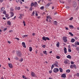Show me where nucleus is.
I'll return each instance as SVG.
<instances>
[{"instance_id":"1","label":"nucleus","mask_w":79,"mask_h":79,"mask_svg":"<svg viewBox=\"0 0 79 79\" xmlns=\"http://www.w3.org/2000/svg\"><path fill=\"white\" fill-rule=\"evenodd\" d=\"M16 53L17 56H18L19 57H21L22 55L21 54V52L20 51H17L16 52Z\"/></svg>"},{"instance_id":"2","label":"nucleus","mask_w":79,"mask_h":79,"mask_svg":"<svg viewBox=\"0 0 79 79\" xmlns=\"http://www.w3.org/2000/svg\"><path fill=\"white\" fill-rule=\"evenodd\" d=\"M58 71H59V69L58 68H55L53 70V72H54V73H57Z\"/></svg>"},{"instance_id":"3","label":"nucleus","mask_w":79,"mask_h":79,"mask_svg":"<svg viewBox=\"0 0 79 79\" xmlns=\"http://www.w3.org/2000/svg\"><path fill=\"white\" fill-rule=\"evenodd\" d=\"M67 37L66 36H64L63 37V40H64V42L66 43V42H67V41H68V40H67Z\"/></svg>"},{"instance_id":"4","label":"nucleus","mask_w":79,"mask_h":79,"mask_svg":"<svg viewBox=\"0 0 79 79\" xmlns=\"http://www.w3.org/2000/svg\"><path fill=\"white\" fill-rule=\"evenodd\" d=\"M66 73H63L61 76V77H63V78H66Z\"/></svg>"},{"instance_id":"5","label":"nucleus","mask_w":79,"mask_h":79,"mask_svg":"<svg viewBox=\"0 0 79 79\" xmlns=\"http://www.w3.org/2000/svg\"><path fill=\"white\" fill-rule=\"evenodd\" d=\"M22 45L23 46V47H24V48H26V44H25V43L23 42L22 43Z\"/></svg>"},{"instance_id":"6","label":"nucleus","mask_w":79,"mask_h":79,"mask_svg":"<svg viewBox=\"0 0 79 79\" xmlns=\"http://www.w3.org/2000/svg\"><path fill=\"white\" fill-rule=\"evenodd\" d=\"M51 4H52V3H48L45 6L46 7H48Z\"/></svg>"},{"instance_id":"7","label":"nucleus","mask_w":79,"mask_h":79,"mask_svg":"<svg viewBox=\"0 0 79 79\" xmlns=\"http://www.w3.org/2000/svg\"><path fill=\"white\" fill-rule=\"evenodd\" d=\"M64 53L66 54L67 53V49H66V48L64 47Z\"/></svg>"},{"instance_id":"8","label":"nucleus","mask_w":79,"mask_h":79,"mask_svg":"<svg viewBox=\"0 0 79 79\" xmlns=\"http://www.w3.org/2000/svg\"><path fill=\"white\" fill-rule=\"evenodd\" d=\"M10 18H11V17H13V16H14V13L12 12H10Z\"/></svg>"},{"instance_id":"9","label":"nucleus","mask_w":79,"mask_h":79,"mask_svg":"<svg viewBox=\"0 0 79 79\" xmlns=\"http://www.w3.org/2000/svg\"><path fill=\"white\" fill-rule=\"evenodd\" d=\"M8 65H9V66L10 68H13V65H12V64H11L9 63V64H8Z\"/></svg>"},{"instance_id":"10","label":"nucleus","mask_w":79,"mask_h":79,"mask_svg":"<svg viewBox=\"0 0 79 79\" xmlns=\"http://www.w3.org/2000/svg\"><path fill=\"white\" fill-rule=\"evenodd\" d=\"M75 39L73 38H72L71 40V42H72V43H74V42H75Z\"/></svg>"},{"instance_id":"11","label":"nucleus","mask_w":79,"mask_h":79,"mask_svg":"<svg viewBox=\"0 0 79 79\" xmlns=\"http://www.w3.org/2000/svg\"><path fill=\"white\" fill-rule=\"evenodd\" d=\"M53 23H54V25H58V22H57L56 21H54L53 22Z\"/></svg>"},{"instance_id":"12","label":"nucleus","mask_w":79,"mask_h":79,"mask_svg":"<svg viewBox=\"0 0 79 79\" xmlns=\"http://www.w3.org/2000/svg\"><path fill=\"white\" fill-rule=\"evenodd\" d=\"M68 62H69V60H66L64 61V63H65V64H67Z\"/></svg>"},{"instance_id":"13","label":"nucleus","mask_w":79,"mask_h":79,"mask_svg":"<svg viewBox=\"0 0 79 79\" xmlns=\"http://www.w3.org/2000/svg\"><path fill=\"white\" fill-rule=\"evenodd\" d=\"M31 74L32 76L33 77H34V76H35V74H34V73L31 72Z\"/></svg>"},{"instance_id":"14","label":"nucleus","mask_w":79,"mask_h":79,"mask_svg":"<svg viewBox=\"0 0 79 79\" xmlns=\"http://www.w3.org/2000/svg\"><path fill=\"white\" fill-rule=\"evenodd\" d=\"M7 24L8 25H9V26H10L11 25V22L10 21H8L7 22Z\"/></svg>"},{"instance_id":"15","label":"nucleus","mask_w":79,"mask_h":79,"mask_svg":"<svg viewBox=\"0 0 79 79\" xmlns=\"http://www.w3.org/2000/svg\"><path fill=\"white\" fill-rule=\"evenodd\" d=\"M67 57L68 58H69V59H71V56L70 55H68V56H67Z\"/></svg>"},{"instance_id":"16","label":"nucleus","mask_w":79,"mask_h":79,"mask_svg":"<svg viewBox=\"0 0 79 79\" xmlns=\"http://www.w3.org/2000/svg\"><path fill=\"white\" fill-rule=\"evenodd\" d=\"M56 45L57 47H60V43L58 42Z\"/></svg>"},{"instance_id":"17","label":"nucleus","mask_w":79,"mask_h":79,"mask_svg":"<svg viewBox=\"0 0 79 79\" xmlns=\"http://www.w3.org/2000/svg\"><path fill=\"white\" fill-rule=\"evenodd\" d=\"M44 54H45L46 55H47V51H44L43 52Z\"/></svg>"},{"instance_id":"18","label":"nucleus","mask_w":79,"mask_h":79,"mask_svg":"<svg viewBox=\"0 0 79 79\" xmlns=\"http://www.w3.org/2000/svg\"><path fill=\"white\" fill-rule=\"evenodd\" d=\"M27 35H23L22 36V37L23 38H24V37H27Z\"/></svg>"},{"instance_id":"19","label":"nucleus","mask_w":79,"mask_h":79,"mask_svg":"<svg viewBox=\"0 0 79 79\" xmlns=\"http://www.w3.org/2000/svg\"><path fill=\"white\" fill-rule=\"evenodd\" d=\"M42 39L43 40H45V41H46V37H44L42 38Z\"/></svg>"},{"instance_id":"20","label":"nucleus","mask_w":79,"mask_h":79,"mask_svg":"<svg viewBox=\"0 0 79 79\" xmlns=\"http://www.w3.org/2000/svg\"><path fill=\"white\" fill-rule=\"evenodd\" d=\"M59 70L60 71V72H61V73H62V72H63V69H62V68H60Z\"/></svg>"},{"instance_id":"21","label":"nucleus","mask_w":79,"mask_h":79,"mask_svg":"<svg viewBox=\"0 0 79 79\" xmlns=\"http://www.w3.org/2000/svg\"><path fill=\"white\" fill-rule=\"evenodd\" d=\"M32 50V47H30L29 51H30V52H31Z\"/></svg>"},{"instance_id":"22","label":"nucleus","mask_w":79,"mask_h":79,"mask_svg":"<svg viewBox=\"0 0 79 79\" xmlns=\"http://www.w3.org/2000/svg\"><path fill=\"white\" fill-rule=\"evenodd\" d=\"M47 18H48V19H52V18L50 17V16H47Z\"/></svg>"},{"instance_id":"23","label":"nucleus","mask_w":79,"mask_h":79,"mask_svg":"<svg viewBox=\"0 0 79 79\" xmlns=\"http://www.w3.org/2000/svg\"><path fill=\"white\" fill-rule=\"evenodd\" d=\"M69 34L70 35H71V36H74V35H73V34L71 32H69Z\"/></svg>"},{"instance_id":"24","label":"nucleus","mask_w":79,"mask_h":79,"mask_svg":"<svg viewBox=\"0 0 79 79\" xmlns=\"http://www.w3.org/2000/svg\"><path fill=\"white\" fill-rule=\"evenodd\" d=\"M69 27H71V28H72V29H74V26L73 25H70L69 26Z\"/></svg>"},{"instance_id":"25","label":"nucleus","mask_w":79,"mask_h":79,"mask_svg":"<svg viewBox=\"0 0 79 79\" xmlns=\"http://www.w3.org/2000/svg\"><path fill=\"white\" fill-rule=\"evenodd\" d=\"M73 67H74V68L75 69H77V68L76 67V65L73 64Z\"/></svg>"},{"instance_id":"26","label":"nucleus","mask_w":79,"mask_h":79,"mask_svg":"<svg viewBox=\"0 0 79 79\" xmlns=\"http://www.w3.org/2000/svg\"><path fill=\"white\" fill-rule=\"evenodd\" d=\"M14 58L16 60H19V58L16 56Z\"/></svg>"},{"instance_id":"27","label":"nucleus","mask_w":79,"mask_h":79,"mask_svg":"<svg viewBox=\"0 0 79 79\" xmlns=\"http://www.w3.org/2000/svg\"><path fill=\"white\" fill-rule=\"evenodd\" d=\"M23 23L24 24V26H26V23H25L26 22H25L24 21V20L23 21Z\"/></svg>"},{"instance_id":"28","label":"nucleus","mask_w":79,"mask_h":79,"mask_svg":"<svg viewBox=\"0 0 79 79\" xmlns=\"http://www.w3.org/2000/svg\"><path fill=\"white\" fill-rule=\"evenodd\" d=\"M66 72L67 73H70V70L68 69L66 71Z\"/></svg>"},{"instance_id":"29","label":"nucleus","mask_w":79,"mask_h":79,"mask_svg":"<svg viewBox=\"0 0 79 79\" xmlns=\"http://www.w3.org/2000/svg\"><path fill=\"white\" fill-rule=\"evenodd\" d=\"M5 15V16L6 18H8V16H9V15H8V14H6Z\"/></svg>"},{"instance_id":"30","label":"nucleus","mask_w":79,"mask_h":79,"mask_svg":"<svg viewBox=\"0 0 79 79\" xmlns=\"http://www.w3.org/2000/svg\"><path fill=\"white\" fill-rule=\"evenodd\" d=\"M19 61H20V62H22L23 61V58H21L20 60H19Z\"/></svg>"},{"instance_id":"31","label":"nucleus","mask_w":79,"mask_h":79,"mask_svg":"<svg viewBox=\"0 0 79 79\" xmlns=\"http://www.w3.org/2000/svg\"><path fill=\"white\" fill-rule=\"evenodd\" d=\"M34 6V4L33 3V2L31 3V6L32 7Z\"/></svg>"},{"instance_id":"32","label":"nucleus","mask_w":79,"mask_h":79,"mask_svg":"<svg viewBox=\"0 0 79 79\" xmlns=\"http://www.w3.org/2000/svg\"><path fill=\"white\" fill-rule=\"evenodd\" d=\"M77 6V5L76 4V3H75L74 4H73V6L74 7H76V6Z\"/></svg>"},{"instance_id":"33","label":"nucleus","mask_w":79,"mask_h":79,"mask_svg":"<svg viewBox=\"0 0 79 79\" xmlns=\"http://www.w3.org/2000/svg\"><path fill=\"white\" fill-rule=\"evenodd\" d=\"M2 10V11H4V10H5V7H2V8H1Z\"/></svg>"},{"instance_id":"34","label":"nucleus","mask_w":79,"mask_h":79,"mask_svg":"<svg viewBox=\"0 0 79 79\" xmlns=\"http://www.w3.org/2000/svg\"><path fill=\"white\" fill-rule=\"evenodd\" d=\"M37 5V2H35V3H34V5H35V6H36Z\"/></svg>"},{"instance_id":"35","label":"nucleus","mask_w":79,"mask_h":79,"mask_svg":"<svg viewBox=\"0 0 79 79\" xmlns=\"http://www.w3.org/2000/svg\"><path fill=\"white\" fill-rule=\"evenodd\" d=\"M29 10H30V11H32V7H30Z\"/></svg>"},{"instance_id":"36","label":"nucleus","mask_w":79,"mask_h":79,"mask_svg":"<svg viewBox=\"0 0 79 79\" xmlns=\"http://www.w3.org/2000/svg\"><path fill=\"white\" fill-rule=\"evenodd\" d=\"M76 50H77V51H79V47H77Z\"/></svg>"},{"instance_id":"37","label":"nucleus","mask_w":79,"mask_h":79,"mask_svg":"<svg viewBox=\"0 0 79 79\" xmlns=\"http://www.w3.org/2000/svg\"><path fill=\"white\" fill-rule=\"evenodd\" d=\"M53 68H54V65L53 64L52 66L51 69H53Z\"/></svg>"},{"instance_id":"38","label":"nucleus","mask_w":79,"mask_h":79,"mask_svg":"<svg viewBox=\"0 0 79 79\" xmlns=\"http://www.w3.org/2000/svg\"><path fill=\"white\" fill-rule=\"evenodd\" d=\"M54 64V66H55L56 67H58V64Z\"/></svg>"},{"instance_id":"39","label":"nucleus","mask_w":79,"mask_h":79,"mask_svg":"<svg viewBox=\"0 0 79 79\" xmlns=\"http://www.w3.org/2000/svg\"><path fill=\"white\" fill-rule=\"evenodd\" d=\"M40 8L41 10H44V6H41Z\"/></svg>"},{"instance_id":"40","label":"nucleus","mask_w":79,"mask_h":79,"mask_svg":"<svg viewBox=\"0 0 79 79\" xmlns=\"http://www.w3.org/2000/svg\"><path fill=\"white\" fill-rule=\"evenodd\" d=\"M56 58L57 59H60V56H56Z\"/></svg>"},{"instance_id":"41","label":"nucleus","mask_w":79,"mask_h":79,"mask_svg":"<svg viewBox=\"0 0 79 79\" xmlns=\"http://www.w3.org/2000/svg\"><path fill=\"white\" fill-rule=\"evenodd\" d=\"M70 68H73V65H71L70 66Z\"/></svg>"},{"instance_id":"42","label":"nucleus","mask_w":79,"mask_h":79,"mask_svg":"<svg viewBox=\"0 0 79 79\" xmlns=\"http://www.w3.org/2000/svg\"><path fill=\"white\" fill-rule=\"evenodd\" d=\"M68 50L69 52H71V49H69Z\"/></svg>"},{"instance_id":"43","label":"nucleus","mask_w":79,"mask_h":79,"mask_svg":"<svg viewBox=\"0 0 79 79\" xmlns=\"http://www.w3.org/2000/svg\"><path fill=\"white\" fill-rule=\"evenodd\" d=\"M60 3H62L63 4H64V2H61V1L60 0Z\"/></svg>"},{"instance_id":"44","label":"nucleus","mask_w":79,"mask_h":79,"mask_svg":"<svg viewBox=\"0 0 79 79\" xmlns=\"http://www.w3.org/2000/svg\"><path fill=\"white\" fill-rule=\"evenodd\" d=\"M3 13H4V15H6V11H4L3 12Z\"/></svg>"},{"instance_id":"45","label":"nucleus","mask_w":79,"mask_h":79,"mask_svg":"<svg viewBox=\"0 0 79 79\" xmlns=\"http://www.w3.org/2000/svg\"><path fill=\"white\" fill-rule=\"evenodd\" d=\"M50 40V39H49V38H48V37H46V40Z\"/></svg>"},{"instance_id":"46","label":"nucleus","mask_w":79,"mask_h":79,"mask_svg":"<svg viewBox=\"0 0 79 79\" xmlns=\"http://www.w3.org/2000/svg\"><path fill=\"white\" fill-rule=\"evenodd\" d=\"M71 63L72 64H74V62L73 61H71Z\"/></svg>"},{"instance_id":"47","label":"nucleus","mask_w":79,"mask_h":79,"mask_svg":"<svg viewBox=\"0 0 79 79\" xmlns=\"http://www.w3.org/2000/svg\"><path fill=\"white\" fill-rule=\"evenodd\" d=\"M76 44H77V45H79V42H77L76 43Z\"/></svg>"},{"instance_id":"48","label":"nucleus","mask_w":79,"mask_h":79,"mask_svg":"<svg viewBox=\"0 0 79 79\" xmlns=\"http://www.w3.org/2000/svg\"><path fill=\"white\" fill-rule=\"evenodd\" d=\"M73 19V17H71V18H70L69 20H70V21H71V20H72Z\"/></svg>"},{"instance_id":"49","label":"nucleus","mask_w":79,"mask_h":79,"mask_svg":"<svg viewBox=\"0 0 79 79\" xmlns=\"http://www.w3.org/2000/svg\"><path fill=\"white\" fill-rule=\"evenodd\" d=\"M77 76L78 77H79V73H77L76 74Z\"/></svg>"},{"instance_id":"50","label":"nucleus","mask_w":79,"mask_h":79,"mask_svg":"<svg viewBox=\"0 0 79 79\" xmlns=\"http://www.w3.org/2000/svg\"><path fill=\"white\" fill-rule=\"evenodd\" d=\"M10 11H13V9L12 8H10Z\"/></svg>"},{"instance_id":"51","label":"nucleus","mask_w":79,"mask_h":79,"mask_svg":"<svg viewBox=\"0 0 79 79\" xmlns=\"http://www.w3.org/2000/svg\"><path fill=\"white\" fill-rule=\"evenodd\" d=\"M7 29V28H5L4 29L3 31H6Z\"/></svg>"},{"instance_id":"52","label":"nucleus","mask_w":79,"mask_h":79,"mask_svg":"<svg viewBox=\"0 0 79 79\" xmlns=\"http://www.w3.org/2000/svg\"><path fill=\"white\" fill-rule=\"evenodd\" d=\"M67 9H69V6H67L65 7Z\"/></svg>"},{"instance_id":"53","label":"nucleus","mask_w":79,"mask_h":79,"mask_svg":"<svg viewBox=\"0 0 79 79\" xmlns=\"http://www.w3.org/2000/svg\"><path fill=\"white\" fill-rule=\"evenodd\" d=\"M20 9V7H19L17 8V10H19Z\"/></svg>"},{"instance_id":"54","label":"nucleus","mask_w":79,"mask_h":79,"mask_svg":"<svg viewBox=\"0 0 79 79\" xmlns=\"http://www.w3.org/2000/svg\"><path fill=\"white\" fill-rule=\"evenodd\" d=\"M22 77H23V79H25V77H25V76L23 75V76H22Z\"/></svg>"},{"instance_id":"55","label":"nucleus","mask_w":79,"mask_h":79,"mask_svg":"<svg viewBox=\"0 0 79 79\" xmlns=\"http://www.w3.org/2000/svg\"><path fill=\"white\" fill-rule=\"evenodd\" d=\"M46 47V46L45 45H44L43 46H42V47L43 48H45V47Z\"/></svg>"},{"instance_id":"56","label":"nucleus","mask_w":79,"mask_h":79,"mask_svg":"<svg viewBox=\"0 0 79 79\" xmlns=\"http://www.w3.org/2000/svg\"><path fill=\"white\" fill-rule=\"evenodd\" d=\"M4 0H0V2L1 3H2V2H3Z\"/></svg>"},{"instance_id":"57","label":"nucleus","mask_w":79,"mask_h":79,"mask_svg":"<svg viewBox=\"0 0 79 79\" xmlns=\"http://www.w3.org/2000/svg\"><path fill=\"white\" fill-rule=\"evenodd\" d=\"M16 16H15L14 17V18H12V19H16Z\"/></svg>"},{"instance_id":"58","label":"nucleus","mask_w":79,"mask_h":79,"mask_svg":"<svg viewBox=\"0 0 79 79\" xmlns=\"http://www.w3.org/2000/svg\"><path fill=\"white\" fill-rule=\"evenodd\" d=\"M65 28L66 29V30H69V29H68V28L67 27H65Z\"/></svg>"},{"instance_id":"59","label":"nucleus","mask_w":79,"mask_h":79,"mask_svg":"<svg viewBox=\"0 0 79 79\" xmlns=\"http://www.w3.org/2000/svg\"><path fill=\"white\" fill-rule=\"evenodd\" d=\"M15 39H17V40H19V39L18 38H15Z\"/></svg>"},{"instance_id":"60","label":"nucleus","mask_w":79,"mask_h":79,"mask_svg":"<svg viewBox=\"0 0 79 79\" xmlns=\"http://www.w3.org/2000/svg\"><path fill=\"white\" fill-rule=\"evenodd\" d=\"M40 54L41 56H43V53H40Z\"/></svg>"},{"instance_id":"61","label":"nucleus","mask_w":79,"mask_h":79,"mask_svg":"<svg viewBox=\"0 0 79 79\" xmlns=\"http://www.w3.org/2000/svg\"><path fill=\"white\" fill-rule=\"evenodd\" d=\"M34 14H35V11H34L32 12V15H34Z\"/></svg>"},{"instance_id":"62","label":"nucleus","mask_w":79,"mask_h":79,"mask_svg":"<svg viewBox=\"0 0 79 79\" xmlns=\"http://www.w3.org/2000/svg\"><path fill=\"white\" fill-rule=\"evenodd\" d=\"M49 73H52V70H50L49 71Z\"/></svg>"},{"instance_id":"63","label":"nucleus","mask_w":79,"mask_h":79,"mask_svg":"<svg viewBox=\"0 0 79 79\" xmlns=\"http://www.w3.org/2000/svg\"><path fill=\"white\" fill-rule=\"evenodd\" d=\"M35 35V33H32V35L33 36H34V35Z\"/></svg>"},{"instance_id":"64","label":"nucleus","mask_w":79,"mask_h":79,"mask_svg":"<svg viewBox=\"0 0 79 79\" xmlns=\"http://www.w3.org/2000/svg\"><path fill=\"white\" fill-rule=\"evenodd\" d=\"M25 8L28 9V8H29V7L27 6H26L25 7Z\"/></svg>"}]
</instances>
